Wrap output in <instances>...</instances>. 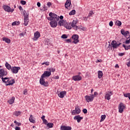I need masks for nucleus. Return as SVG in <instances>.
Listing matches in <instances>:
<instances>
[{
    "label": "nucleus",
    "instance_id": "obj_48",
    "mask_svg": "<svg viewBox=\"0 0 130 130\" xmlns=\"http://www.w3.org/2000/svg\"><path fill=\"white\" fill-rule=\"evenodd\" d=\"M20 4H21V5H23L24 6L26 4V1H21L20 2Z\"/></svg>",
    "mask_w": 130,
    "mask_h": 130
},
{
    "label": "nucleus",
    "instance_id": "obj_38",
    "mask_svg": "<svg viewBox=\"0 0 130 130\" xmlns=\"http://www.w3.org/2000/svg\"><path fill=\"white\" fill-rule=\"evenodd\" d=\"M112 45L109 44V46L107 48V50H111L112 49Z\"/></svg>",
    "mask_w": 130,
    "mask_h": 130
},
{
    "label": "nucleus",
    "instance_id": "obj_53",
    "mask_svg": "<svg viewBox=\"0 0 130 130\" xmlns=\"http://www.w3.org/2000/svg\"><path fill=\"white\" fill-rule=\"evenodd\" d=\"M118 55L119 56H123V55H124V53H119Z\"/></svg>",
    "mask_w": 130,
    "mask_h": 130
},
{
    "label": "nucleus",
    "instance_id": "obj_11",
    "mask_svg": "<svg viewBox=\"0 0 130 130\" xmlns=\"http://www.w3.org/2000/svg\"><path fill=\"white\" fill-rule=\"evenodd\" d=\"M51 75V73L50 71H45L42 75V78H45V77H49Z\"/></svg>",
    "mask_w": 130,
    "mask_h": 130
},
{
    "label": "nucleus",
    "instance_id": "obj_21",
    "mask_svg": "<svg viewBox=\"0 0 130 130\" xmlns=\"http://www.w3.org/2000/svg\"><path fill=\"white\" fill-rule=\"evenodd\" d=\"M121 34H122V35H123V36H127V35L129 34V31H125L124 30L121 29Z\"/></svg>",
    "mask_w": 130,
    "mask_h": 130
},
{
    "label": "nucleus",
    "instance_id": "obj_29",
    "mask_svg": "<svg viewBox=\"0 0 130 130\" xmlns=\"http://www.w3.org/2000/svg\"><path fill=\"white\" fill-rule=\"evenodd\" d=\"M15 101V97L13 96L10 100L8 101L9 104H13Z\"/></svg>",
    "mask_w": 130,
    "mask_h": 130
},
{
    "label": "nucleus",
    "instance_id": "obj_59",
    "mask_svg": "<svg viewBox=\"0 0 130 130\" xmlns=\"http://www.w3.org/2000/svg\"><path fill=\"white\" fill-rule=\"evenodd\" d=\"M86 29L87 28L86 27H84L82 26L81 30H82V31H86Z\"/></svg>",
    "mask_w": 130,
    "mask_h": 130
},
{
    "label": "nucleus",
    "instance_id": "obj_18",
    "mask_svg": "<svg viewBox=\"0 0 130 130\" xmlns=\"http://www.w3.org/2000/svg\"><path fill=\"white\" fill-rule=\"evenodd\" d=\"M8 83H6V86H13L14 84H15V80L13 79L12 80H9L8 82H7Z\"/></svg>",
    "mask_w": 130,
    "mask_h": 130
},
{
    "label": "nucleus",
    "instance_id": "obj_19",
    "mask_svg": "<svg viewBox=\"0 0 130 130\" xmlns=\"http://www.w3.org/2000/svg\"><path fill=\"white\" fill-rule=\"evenodd\" d=\"M71 5H72V3L71 2V0H67L66 3H65V8L66 9H69V7H70Z\"/></svg>",
    "mask_w": 130,
    "mask_h": 130
},
{
    "label": "nucleus",
    "instance_id": "obj_1",
    "mask_svg": "<svg viewBox=\"0 0 130 130\" xmlns=\"http://www.w3.org/2000/svg\"><path fill=\"white\" fill-rule=\"evenodd\" d=\"M49 17H47V19L49 21H58L59 20V16L52 12H50L49 14Z\"/></svg>",
    "mask_w": 130,
    "mask_h": 130
},
{
    "label": "nucleus",
    "instance_id": "obj_63",
    "mask_svg": "<svg viewBox=\"0 0 130 130\" xmlns=\"http://www.w3.org/2000/svg\"><path fill=\"white\" fill-rule=\"evenodd\" d=\"M127 67H130V61H128V62L127 63Z\"/></svg>",
    "mask_w": 130,
    "mask_h": 130
},
{
    "label": "nucleus",
    "instance_id": "obj_14",
    "mask_svg": "<svg viewBox=\"0 0 130 130\" xmlns=\"http://www.w3.org/2000/svg\"><path fill=\"white\" fill-rule=\"evenodd\" d=\"M39 37H40V32H39V31H36V32H35L34 40H37V39H38Z\"/></svg>",
    "mask_w": 130,
    "mask_h": 130
},
{
    "label": "nucleus",
    "instance_id": "obj_39",
    "mask_svg": "<svg viewBox=\"0 0 130 130\" xmlns=\"http://www.w3.org/2000/svg\"><path fill=\"white\" fill-rule=\"evenodd\" d=\"M49 72H50V73H51V72L52 73H54V72H55V69L54 68H50L49 69Z\"/></svg>",
    "mask_w": 130,
    "mask_h": 130
},
{
    "label": "nucleus",
    "instance_id": "obj_9",
    "mask_svg": "<svg viewBox=\"0 0 130 130\" xmlns=\"http://www.w3.org/2000/svg\"><path fill=\"white\" fill-rule=\"evenodd\" d=\"M8 75V72L4 69H0V78L6 77Z\"/></svg>",
    "mask_w": 130,
    "mask_h": 130
},
{
    "label": "nucleus",
    "instance_id": "obj_12",
    "mask_svg": "<svg viewBox=\"0 0 130 130\" xmlns=\"http://www.w3.org/2000/svg\"><path fill=\"white\" fill-rule=\"evenodd\" d=\"M85 100L87 102H92L93 100L94 99V98L92 96H89V95H86L85 96Z\"/></svg>",
    "mask_w": 130,
    "mask_h": 130
},
{
    "label": "nucleus",
    "instance_id": "obj_23",
    "mask_svg": "<svg viewBox=\"0 0 130 130\" xmlns=\"http://www.w3.org/2000/svg\"><path fill=\"white\" fill-rule=\"evenodd\" d=\"M98 78L99 79H101L103 77V72L101 71H99L98 72Z\"/></svg>",
    "mask_w": 130,
    "mask_h": 130
},
{
    "label": "nucleus",
    "instance_id": "obj_42",
    "mask_svg": "<svg viewBox=\"0 0 130 130\" xmlns=\"http://www.w3.org/2000/svg\"><path fill=\"white\" fill-rule=\"evenodd\" d=\"M24 19H29V14H24Z\"/></svg>",
    "mask_w": 130,
    "mask_h": 130
},
{
    "label": "nucleus",
    "instance_id": "obj_54",
    "mask_svg": "<svg viewBox=\"0 0 130 130\" xmlns=\"http://www.w3.org/2000/svg\"><path fill=\"white\" fill-rule=\"evenodd\" d=\"M82 20H83V21H88V17H83Z\"/></svg>",
    "mask_w": 130,
    "mask_h": 130
},
{
    "label": "nucleus",
    "instance_id": "obj_17",
    "mask_svg": "<svg viewBox=\"0 0 130 130\" xmlns=\"http://www.w3.org/2000/svg\"><path fill=\"white\" fill-rule=\"evenodd\" d=\"M58 95L60 98H63V97L67 95V91H62L59 93H58Z\"/></svg>",
    "mask_w": 130,
    "mask_h": 130
},
{
    "label": "nucleus",
    "instance_id": "obj_47",
    "mask_svg": "<svg viewBox=\"0 0 130 130\" xmlns=\"http://www.w3.org/2000/svg\"><path fill=\"white\" fill-rule=\"evenodd\" d=\"M92 15H94V12H93V11H91L89 12V14L88 15V17H91V16H92Z\"/></svg>",
    "mask_w": 130,
    "mask_h": 130
},
{
    "label": "nucleus",
    "instance_id": "obj_7",
    "mask_svg": "<svg viewBox=\"0 0 130 130\" xmlns=\"http://www.w3.org/2000/svg\"><path fill=\"white\" fill-rule=\"evenodd\" d=\"M118 109L119 113H122V112H123V110L125 109V106L123 103H120L118 106Z\"/></svg>",
    "mask_w": 130,
    "mask_h": 130
},
{
    "label": "nucleus",
    "instance_id": "obj_5",
    "mask_svg": "<svg viewBox=\"0 0 130 130\" xmlns=\"http://www.w3.org/2000/svg\"><path fill=\"white\" fill-rule=\"evenodd\" d=\"M121 44V43H118L115 40H113L111 42V45L112 46V47L114 49H115V48H117V47H118Z\"/></svg>",
    "mask_w": 130,
    "mask_h": 130
},
{
    "label": "nucleus",
    "instance_id": "obj_33",
    "mask_svg": "<svg viewBox=\"0 0 130 130\" xmlns=\"http://www.w3.org/2000/svg\"><path fill=\"white\" fill-rule=\"evenodd\" d=\"M106 118V115H102L101 117V120L100 122H102V121H104V119Z\"/></svg>",
    "mask_w": 130,
    "mask_h": 130
},
{
    "label": "nucleus",
    "instance_id": "obj_10",
    "mask_svg": "<svg viewBox=\"0 0 130 130\" xmlns=\"http://www.w3.org/2000/svg\"><path fill=\"white\" fill-rule=\"evenodd\" d=\"M50 25L52 28H55L57 26V20H50Z\"/></svg>",
    "mask_w": 130,
    "mask_h": 130
},
{
    "label": "nucleus",
    "instance_id": "obj_16",
    "mask_svg": "<svg viewBox=\"0 0 130 130\" xmlns=\"http://www.w3.org/2000/svg\"><path fill=\"white\" fill-rule=\"evenodd\" d=\"M74 119H75V120H77V122L78 123L81 122V120L83 119V117H81L80 115H77L74 117Z\"/></svg>",
    "mask_w": 130,
    "mask_h": 130
},
{
    "label": "nucleus",
    "instance_id": "obj_43",
    "mask_svg": "<svg viewBox=\"0 0 130 130\" xmlns=\"http://www.w3.org/2000/svg\"><path fill=\"white\" fill-rule=\"evenodd\" d=\"M72 28H73V29H74L75 31H77V30H78V26L77 25H74L73 26H72Z\"/></svg>",
    "mask_w": 130,
    "mask_h": 130
},
{
    "label": "nucleus",
    "instance_id": "obj_36",
    "mask_svg": "<svg viewBox=\"0 0 130 130\" xmlns=\"http://www.w3.org/2000/svg\"><path fill=\"white\" fill-rule=\"evenodd\" d=\"M20 24V21H14L12 23V26H15V25Z\"/></svg>",
    "mask_w": 130,
    "mask_h": 130
},
{
    "label": "nucleus",
    "instance_id": "obj_2",
    "mask_svg": "<svg viewBox=\"0 0 130 130\" xmlns=\"http://www.w3.org/2000/svg\"><path fill=\"white\" fill-rule=\"evenodd\" d=\"M58 25H59V26H64V27L66 28V29H69V30H71V26H68V23L66 21L64 20H62V21H59L58 22Z\"/></svg>",
    "mask_w": 130,
    "mask_h": 130
},
{
    "label": "nucleus",
    "instance_id": "obj_49",
    "mask_svg": "<svg viewBox=\"0 0 130 130\" xmlns=\"http://www.w3.org/2000/svg\"><path fill=\"white\" fill-rule=\"evenodd\" d=\"M109 26H110V27H112V26H113V22L112 21H111L109 22Z\"/></svg>",
    "mask_w": 130,
    "mask_h": 130
},
{
    "label": "nucleus",
    "instance_id": "obj_6",
    "mask_svg": "<svg viewBox=\"0 0 130 130\" xmlns=\"http://www.w3.org/2000/svg\"><path fill=\"white\" fill-rule=\"evenodd\" d=\"M20 70H21L20 67H12L11 71L13 74H18Z\"/></svg>",
    "mask_w": 130,
    "mask_h": 130
},
{
    "label": "nucleus",
    "instance_id": "obj_46",
    "mask_svg": "<svg viewBox=\"0 0 130 130\" xmlns=\"http://www.w3.org/2000/svg\"><path fill=\"white\" fill-rule=\"evenodd\" d=\"M52 3H51V2H48L47 6H48L49 8H50V6H52Z\"/></svg>",
    "mask_w": 130,
    "mask_h": 130
},
{
    "label": "nucleus",
    "instance_id": "obj_4",
    "mask_svg": "<svg viewBox=\"0 0 130 130\" xmlns=\"http://www.w3.org/2000/svg\"><path fill=\"white\" fill-rule=\"evenodd\" d=\"M40 84L42 85V86H44V87H48V82H45L44 77H42V76L41 78L40 79Z\"/></svg>",
    "mask_w": 130,
    "mask_h": 130
},
{
    "label": "nucleus",
    "instance_id": "obj_30",
    "mask_svg": "<svg viewBox=\"0 0 130 130\" xmlns=\"http://www.w3.org/2000/svg\"><path fill=\"white\" fill-rule=\"evenodd\" d=\"M75 110H76V114H80L81 113V109L79 107H75Z\"/></svg>",
    "mask_w": 130,
    "mask_h": 130
},
{
    "label": "nucleus",
    "instance_id": "obj_26",
    "mask_svg": "<svg viewBox=\"0 0 130 130\" xmlns=\"http://www.w3.org/2000/svg\"><path fill=\"white\" fill-rule=\"evenodd\" d=\"M21 111H15L13 113V115H15V116H19V115H21Z\"/></svg>",
    "mask_w": 130,
    "mask_h": 130
},
{
    "label": "nucleus",
    "instance_id": "obj_44",
    "mask_svg": "<svg viewBox=\"0 0 130 130\" xmlns=\"http://www.w3.org/2000/svg\"><path fill=\"white\" fill-rule=\"evenodd\" d=\"M43 123H44V124H46V125H47V124L48 123V122L47 121V120L45 119V120H43Z\"/></svg>",
    "mask_w": 130,
    "mask_h": 130
},
{
    "label": "nucleus",
    "instance_id": "obj_34",
    "mask_svg": "<svg viewBox=\"0 0 130 130\" xmlns=\"http://www.w3.org/2000/svg\"><path fill=\"white\" fill-rule=\"evenodd\" d=\"M115 25H116V26H121V21H119V20H117V21L115 22Z\"/></svg>",
    "mask_w": 130,
    "mask_h": 130
},
{
    "label": "nucleus",
    "instance_id": "obj_60",
    "mask_svg": "<svg viewBox=\"0 0 130 130\" xmlns=\"http://www.w3.org/2000/svg\"><path fill=\"white\" fill-rule=\"evenodd\" d=\"M41 119H42V120H44L45 119V116L43 115L41 117Z\"/></svg>",
    "mask_w": 130,
    "mask_h": 130
},
{
    "label": "nucleus",
    "instance_id": "obj_22",
    "mask_svg": "<svg viewBox=\"0 0 130 130\" xmlns=\"http://www.w3.org/2000/svg\"><path fill=\"white\" fill-rule=\"evenodd\" d=\"M5 67L6 68V69H7V70H12V67L11 66V64H9V63H8V62H6L5 63Z\"/></svg>",
    "mask_w": 130,
    "mask_h": 130
},
{
    "label": "nucleus",
    "instance_id": "obj_27",
    "mask_svg": "<svg viewBox=\"0 0 130 130\" xmlns=\"http://www.w3.org/2000/svg\"><path fill=\"white\" fill-rule=\"evenodd\" d=\"M3 41H5L6 42V43H8V44L11 43V40H10V39H9V38H3Z\"/></svg>",
    "mask_w": 130,
    "mask_h": 130
},
{
    "label": "nucleus",
    "instance_id": "obj_64",
    "mask_svg": "<svg viewBox=\"0 0 130 130\" xmlns=\"http://www.w3.org/2000/svg\"><path fill=\"white\" fill-rule=\"evenodd\" d=\"M67 42H71V39H67L66 40Z\"/></svg>",
    "mask_w": 130,
    "mask_h": 130
},
{
    "label": "nucleus",
    "instance_id": "obj_56",
    "mask_svg": "<svg viewBox=\"0 0 130 130\" xmlns=\"http://www.w3.org/2000/svg\"><path fill=\"white\" fill-rule=\"evenodd\" d=\"M15 130H21V128L20 127L16 126Z\"/></svg>",
    "mask_w": 130,
    "mask_h": 130
},
{
    "label": "nucleus",
    "instance_id": "obj_20",
    "mask_svg": "<svg viewBox=\"0 0 130 130\" xmlns=\"http://www.w3.org/2000/svg\"><path fill=\"white\" fill-rule=\"evenodd\" d=\"M77 23H78V22H77V21L73 20L72 23H68V26H70V27H71V29H72V26H76V25H77Z\"/></svg>",
    "mask_w": 130,
    "mask_h": 130
},
{
    "label": "nucleus",
    "instance_id": "obj_61",
    "mask_svg": "<svg viewBox=\"0 0 130 130\" xmlns=\"http://www.w3.org/2000/svg\"><path fill=\"white\" fill-rule=\"evenodd\" d=\"M19 9L20 11H23V8L22 7V6H20Z\"/></svg>",
    "mask_w": 130,
    "mask_h": 130
},
{
    "label": "nucleus",
    "instance_id": "obj_41",
    "mask_svg": "<svg viewBox=\"0 0 130 130\" xmlns=\"http://www.w3.org/2000/svg\"><path fill=\"white\" fill-rule=\"evenodd\" d=\"M23 95H28V90L27 89H24L23 91Z\"/></svg>",
    "mask_w": 130,
    "mask_h": 130
},
{
    "label": "nucleus",
    "instance_id": "obj_35",
    "mask_svg": "<svg viewBox=\"0 0 130 130\" xmlns=\"http://www.w3.org/2000/svg\"><path fill=\"white\" fill-rule=\"evenodd\" d=\"M76 14V10H72L70 13H69V15L70 16H72L73 15H75Z\"/></svg>",
    "mask_w": 130,
    "mask_h": 130
},
{
    "label": "nucleus",
    "instance_id": "obj_8",
    "mask_svg": "<svg viewBox=\"0 0 130 130\" xmlns=\"http://www.w3.org/2000/svg\"><path fill=\"white\" fill-rule=\"evenodd\" d=\"M71 38L74 40L73 43L75 44H77L79 42V36L78 35H73Z\"/></svg>",
    "mask_w": 130,
    "mask_h": 130
},
{
    "label": "nucleus",
    "instance_id": "obj_3",
    "mask_svg": "<svg viewBox=\"0 0 130 130\" xmlns=\"http://www.w3.org/2000/svg\"><path fill=\"white\" fill-rule=\"evenodd\" d=\"M2 8L6 12H7L8 13H13V12L15 11V9L11 8V7L8 5H3Z\"/></svg>",
    "mask_w": 130,
    "mask_h": 130
},
{
    "label": "nucleus",
    "instance_id": "obj_32",
    "mask_svg": "<svg viewBox=\"0 0 130 130\" xmlns=\"http://www.w3.org/2000/svg\"><path fill=\"white\" fill-rule=\"evenodd\" d=\"M122 47H124L125 49V50H128V49H130V45L126 46L124 44L122 45Z\"/></svg>",
    "mask_w": 130,
    "mask_h": 130
},
{
    "label": "nucleus",
    "instance_id": "obj_28",
    "mask_svg": "<svg viewBox=\"0 0 130 130\" xmlns=\"http://www.w3.org/2000/svg\"><path fill=\"white\" fill-rule=\"evenodd\" d=\"M111 94L109 93H107L105 96V99H107V100H109L110 99H111Z\"/></svg>",
    "mask_w": 130,
    "mask_h": 130
},
{
    "label": "nucleus",
    "instance_id": "obj_15",
    "mask_svg": "<svg viewBox=\"0 0 130 130\" xmlns=\"http://www.w3.org/2000/svg\"><path fill=\"white\" fill-rule=\"evenodd\" d=\"M61 130H72V127L70 126L61 125L60 126Z\"/></svg>",
    "mask_w": 130,
    "mask_h": 130
},
{
    "label": "nucleus",
    "instance_id": "obj_51",
    "mask_svg": "<svg viewBox=\"0 0 130 130\" xmlns=\"http://www.w3.org/2000/svg\"><path fill=\"white\" fill-rule=\"evenodd\" d=\"M76 114H77V111L76 110H74L72 112V115H75Z\"/></svg>",
    "mask_w": 130,
    "mask_h": 130
},
{
    "label": "nucleus",
    "instance_id": "obj_55",
    "mask_svg": "<svg viewBox=\"0 0 130 130\" xmlns=\"http://www.w3.org/2000/svg\"><path fill=\"white\" fill-rule=\"evenodd\" d=\"M43 8H44V11H47V10H48L47 7L45 6V5H44Z\"/></svg>",
    "mask_w": 130,
    "mask_h": 130
},
{
    "label": "nucleus",
    "instance_id": "obj_13",
    "mask_svg": "<svg viewBox=\"0 0 130 130\" xmlns=\"http://www.w3.org/2000/svg\"><path fill=\"white\" fill-rule=\"evenodd\" d=\"M73 80L75 81H79L82 80V77L80 75H76L72 77Z\"/></svg>",
    "mask_w": 130,
    "mask_h": 130
},
{
    "label": "nucleus",
    "instance_id": "obj_25",
    "mask_svg": "<svg viewBox=\"0 0 130 130\" xmlns=\"http://www.w3.org/2000/svg\"><path fill=\"white\" fill-rule=\"evenodd\" d=\"M33 118V115H30V117L29 118V121L30 122H32V123H35V120H34Z\"/></svg>",
    "mask_w": 130,
    "mask_h": 130
},
{
    "label": "nucleus",
    "instance_id": "obj_40",
    "mask_svg": "<svg viewBox=\"0 0 130 130\" xmlns=\"http://www.w3.org/2000/svg\"><path fill=\"white\" fill-rule=\"evenodd\" d=\"M61 38L63 39H67V38H68V36H67V35H62Z\"/></svg>",
    "mask_w": 130,
    "mask_h": 130
},
{
    "label": "nucleus",
    "instance_id": "obj_50",
    "mask_svg": "<svg viewBox=\"0 0 130 130\" xmlns=\"http://www.w3.org/2000/svg\"><path fill=\"white\" fill-rule=\"evenodd\" d=\"M42 64H46V66H49V62H45L42 63Z\"/></svg>",
    "mask_w": 130,
    "mask_h": 130
},
{
    "label": "nucleus",
    "instance_id": "obj_37",
    "mask_svg": "<svg viewBox=\"0 0 130 130\" xmlns=\"http://www.w3.org/2000/svg\"><path fill=\"white\" fill-rule=\"evenodd\" d=\"M47 127H50V128H51V127H53V123H48L47 124Z\"/></svg>",
    "mask_w": 130,
    "mask_h": 130
},
{
    "label": "nucleus",
    "instance_id": "obj_58",
    "mask_svg": "<svg viewBox=\"0 0 130 130\" xmlns=\"http://www.w3.org/2000/svg\"><path fill=\"white\" fill-rule=\"evenodd\" d=\"M37 5V6H38L39 8H40V6H41V4H40V2H38Z\"/></svg>",
    "mask_w": 130,
    "mask_h": 130
},
{
    "label": "nucleus",
    "instance_id": "obj_31",
    "mask_svg": "<svg viewBox=\"0 0 130 130\" xmlns=\"http://www.w3.org/2000/svg\"><path fill=\"white\" fill-rule=\"evenodd\" d=\"M29 22V19L24 18V25L27 26L28 23Z\"/></svg>",
    "mask_w": 130,
    "mask_h": 130
},
{
    "label": "nucleus",
    "instance_id": "obj_52",
    "mask_svg": "<svg viewBox=\"0 0 130 130\" xmlns=\"http://www.w3.org/2000/svg\"><path fill=\"white\" fill-rule=\"evenodd\" d=\"M125 44H129V43H130L129 39V40H126L125 42Z\"/></svg>",
    "mask_w": 130,
    "mask_h": 130
},
{
    "label": "nucleus",
    "instance_id": "obj_24",
    "mask_svg": "<svg viewBox=\"0 0 130 130\" xmlns=\"http://www.w3.org/2000/svg\"><path fill=\"white\" fill-rule=\"evenodd\" d=\"M2 80L3 81V82L5 83V84H7V82H9V78L8 77H2Z\"/></svg>",
    "mask_w": 130,
    "mask_h": 130
},
{
    "label": "nucleus",
    "instance_id": "obj_45",
    "mask_svg": "<svg viewBox=\"0 0 130 130\" xmlns=\"http://www.w3.org/2000/svg\"><path fill=\"white\" fill-rule=\"evenodd\" d=\"M82 112L83 113H84V114H86L88 112V111L86 110V109H83Z\"/></svg>",
    "mask_w": 130,
    "mask_h": 130
},
{
    "label": "nucleus",
    "instance_id": "obj_62",
    "mask_svg": "<svg viewBox=\"0 0 130 130\" xmlns=\"http://www.w3.org/2000/svg\"><path fill=\"white\" fill-rule=\"evenodd\" d=\"M54 79H56V80H58V79H59V77H58V76H55Z\"/></svg>",
    "mask_w": 130,
    "mask_h": 130
},
{
    "label": "nucleus",
    "instance_id": "obj_57",
    "mask_svg": "<svg viewBox=\"0 0 130 130\" xmlns=\"http://www.w3.org/2000/svg\"><path fill=\"white\" fill-rule=\"evenodd\" d=\"M83 27V26H81V25H80V26H78V29H79V30H82V28Z\"/></svg>",
    "mask_w": 130,
    "mask_h": 130
}]
</instances>
